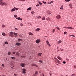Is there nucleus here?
<instances>
[{
    "label": "nucleus",
    "instance_id": "obj_1",
    "mask_svg": "<svg viewBox=\"0 0 76 76\" xmlns=\"http://www.w3.org/2000/svg\"><path fill=\"white\" fill-rule=\"evenodd\" d=\"M2 0H0V5H1V6H6V5H7L6 3L2 2Z\"/></svg>",
    "mask_w": 76,
    "mask_h": 76
},
{
    "label": "nucleus",
    "instance_id": "obj_2",
    "mask_svg": "<svg viewBox=\"0 0 76 76\" xmlns=\"http://www.w3.org/2000/svg\"><path fill=\"white\" fill-rule=\"evenodd\" d=\"M9 35L10 37H13V36H14V35H13V32L12 31H11L10 33L9 34Z\"/></svg>",
    "mask_w": 76,
    "mask_h": 76
},
{
    "label": "nucleus",
    "instance_id": "obj_3",
    "mask_svg": "<svg viewBox=\"0 0 76 76\" xmlns=\"http://www.w3.org/2000/svg\"><path fill=\"white\" fill-rule=\"evenodd\" d=\"M20 65L22 67H25V66H26V64L24 63H21L20 64Z\"/></svg>",
    "mask_w": 76,
    "mask_h": 76
},
{
    "label": "nucleus",
    "instance_id": "obj_4",
    "mask_svg": "<svg viewBox=\"0 0 76 76\" xmlns=\"http://www.w3.org/2000/svg\"><path fill=\"white\" fill-rule=\"evenodd\" d=\"M66 29H74V28H72L71 27H65Z\"/></svg>",
    "mask_w": 76,
    "mask_h": 76
},
{
    "label": "nucleus",
    "instance_id": "obj_5",
    "mask_svg": "<svg viewBox=\"0 0 76 76\" xmlns=\"http://www.w3.org/2000/svg\"><path fill=\"white\" fill-rule=\"evenodd\" d=\"M46 20L48 21V22H49L51 20V19H50V18L49 17H48L46 18Z\"/></svg>",
    "mask_w": 76,
    "mask_h": 76
},
{
    "label": "nucleus",
    "instance_id": "obj_6",
    "mask_svg": "<svg viewBox=\"0 0 76 76\" xmlns=\"http://www.w3.org/2000/svg\"><path fill=\"white\" fill-rule=\"evenodd\" d=\"M21 45V44L19 42H16L15 44V45L17 46H19V45Z\"/></svg>",
    "mask_w": 76,
    "mask_h": 76
},
{
    "label": "nucleus",
    "instance_id": "obj_7",
    "mask_svg": "<svg viewBox=\"0 0 76 76\" xmlns=\"http://www.w3.org/2000/svg\"><path fill=\"white\" fill-rule=\"evenodd\" d=\"M31 66H35L37 67H38V66L37 64H31Z\"/></svg>",
    "mask_w": 76,
    "mask_h": 76
},
{
    "label": "nucleus",
    "instance_id": "obj_8",
    "mask_svg": "<svg viewBox=\"0 0 76 76\" xmlns=\"http://www.w3.org/2000/svg\"><path fill=\"white\" fill-rule=\"evenodd\" d=\"M41 41L39 39H37L36 41V42L37 44H39V42H40Z\"/></svg>",
    "mask_w": 76,
    "mask_h": 76
},
{
    "label": "nucleus",
    "instance_id": "obj_9",
    "mask_svg": "<svg viewBox=\"0 0 76 76\" xmlns=\"http://www.w3.org/2000/svg\"><path fill=\"white\" fill-rule=\"evenodd\" d=\"M46 42L47 45L49 46V47H50L51 46V45H50V43H49V42H48V40H46Z\"/></svg>",
    "mask_w": 76,
    "mask_h": 76
},
{
    "label": "nucleus",
    "instance_id": "obj_10",
    "mask_svg": "<svg viewBox=\"0 0 76 76\" xmlns=\"http://www.w3.org/2000/svg\"><path fill=\"white\" fill-rule=\"evenodd\" d=\"M61 18V16L60 15H58L56 16V18L57 19H60Z\"/></svg>",
    "mask_w": 76,
    "mask_h": 76
},
{
    "label": "nucleus",
    "instance_id": "obj_11",
    "mask_svg": "<svg viewBox=\"0 0 76 76\" xmlns=\"http://www.w3.org/2000/svg\"><path fill=\"white\" fill-rule=\"evenodd\" d=\"M16 55L18 57L19 56H20V53H19V52L16 53Z\"/></svg>",
    "mask_w": 76,
    "mask_h": 76
},
{
    "label": "nucleus",
    "instance_id": "obj_12",
    "mask_svg": "<svg viewBox=\"0 0 76 76\" xmlns=\"http://www.w3.org/2000/svg\"><path fill=\"white\" fill-rule=\"evenodd\" d=\"M17 19H18V20H22V18H20V17H18V18H16Z\"/></svg>",
    "mask_w": 76,
    "mask_h": 76
},
{
    "label": "nucleus",
    "instance_id": "obj_13",
    "mask_svg": "<svg viewBox=\"0 0 76 76\" xmlns=\"http://www.w3.org/2000/svg\"><path fill=\"white\" fill-rule=\"evenodd\" d=\"M69 6L70 8H71V9H72V4L71 3L69 4Z\"/></svg>",
    "mask_w": 76,
    "mask_h": 76
},
{
    "label": "nucleus",
    "instance_id": "obj_14",
    "mask_svg": "<svg viewBox=\"0 0 76 76\" xmlns=\"http://www.w3.org/2000/svg\"><path fill=\"white\" fill-rule=\"evenodd\" d=\"M11 10L12 12H14V11H15V7L13 8Z\"/></svg>",
    "mask_w": 76,
    "mask_h": 76
},
{
    "label": "nucleus",
    "instance_id": "obj_15",
    "mask_svg": "<svg viewBox=\"0 0 76 76\" xmlns=\"http://www.w3.org/2000/svg\"><path fill=\"white\" fill-rule=\"evenodd\" d=\"M11 58L12 60H15L16 59V58L14 57H11Z\"/></svg>",
    "mask_w": 76,
    "mask_h": 76
},
{
    "label": "nucleus",
    "instance_id": "obj_16",
    "mask_svg": "<svg viewBox=\"0 0 76 76\" xmlns=\"http://www.w3.org/2000/svg\"><path fill=\"white\" fill-rule=\"evenodd\" d=\"M47 13H48V15H51V13L50 12V11H48V12H47Z\"/></svg>",
    "mask_w": 76,
    "mask_h": 76
},
{
    "label": "nucleus",
    "instance_id": "obj_17",
    "mask_svg": "<svg viewBox=\"0 0 76 76\" xmlns=\"http://www.w3.org/2000/svg\"><path fill=\"white\" fill-rule=\"evenodd\" d=\"M32 10V8L30 7L27 9V10Z\"/></svg>",
    "mask_w": 76,
    "mask_h": 76
},
{
    "label": "nucleus",
    "instance_id": "obj_18",
    "mask_svg": "<svg viewBox=\"0 0 76 76\" xmlns=\"http://www.w3.org/2000/svg\"><path fill=\"white\" fill-rule=\"evenodd\" d=\"M2 35H3V36H6V34H5V33H4V32H2Z\"/></svg>",
    "mask_w": 76,
    "mask_h": 76
},
{
    "label": "nucleus",
    "instance_id": "obj_19",
    "mask_svg": "<svg viewBox=\"0 0 76 76\" xmlns=\"http://www.w3.org/2000/svg\"><path fill=\"white\" fill-rule=\"evenodd\" d=\"M14 35L15 36V37H18V36H17V35H18V34H17V33H14Z\"/></svg>",
    "mask_w": 76,
    "mask_h": 76
},
{
    "label": "nucleus",
    "instance_id": "obj_20",
    "mask_svg": "<svg viewBox=\"0 0 76 76\" xmlns=\"http://www.w3.org/2000/svg\"><path fill=\"white\" fill-rule=\"evenodd\" d=\"M57 58L59 59V60H60L62 59L60 57V56H58Z\"/></svg>",
    "mask_w": 76,
    "mask_h": 76
},
{
    "label": "nucleus",
    "instance_id": "obj_21",
    "mask_svg": "<svg viewBox=\"0 0 76 76\" xmlns=\"http://www.w3.org/2000/svg\"><path fill=\"white\" fill-rule=\"evenodd\" d=\"M61 40H59L57 42V44H60V43H61Z\"/></svg>",
    "mask_w": 76,
    "mask_h": 76
},
{
    "label": "nucleus",
    "instance_id": "obj_22",
    "mask_svg": "<svg viewBox=\"0 0 76 76\" xmlns=\"http://www.w3.org/2000/svg\"><path fill=\"white\" fill-rule=\"evenodd\" d=\"M40 30V28H37L36 29V31H37V32L38 31H39Z\"/></svg>",
    "mask_w": 76,
    "mask_h": 76
},
{
    "label": "nucleus",
    "instance_id": "obj_23",
    "mask_svg": "<svg viewBox=\"0 0 76 76\" xmlns=\"http://www.w3.org/2000/svg\"><path fill=\"white\" fill-rule=\"evenodd\" d=\"M4 27H6V25L4 24H2V28H4Z\"/></svg>",
    "mask_w": 76,
    "mask_h": 76
},
{
    "label": "nucleus",
    "instance_id": "obj_24",
    "mask_svg": "<svg viewBox=\"0 0 76 76\" xmlns=\"http://www.w3.org/2000/svg\"><path fill=\"white\" fill-rule=\"evenodd\" d=\"M45 17L44 16L43 17H42V20H45Z\"/></svg>",
    "mask_w": 76,
    "mask_h": 76
},
{
    "label": "nucleus",
    "instance_id": "obj_25",
    "mask_svg": "<svg viewBox=\"0 0 76 76\" xmlns=\"http://www.w3.org/2000/svg\"><path fill=\"white\" fill-rule=\"evenodd\" d=\"M41 54H42V53H39L38 54V56H41Z\"/></svg>",
    "mask_w": 76,
    "mask_h": 76
},
{
    "label": "nucleus",
    "instance_id": "obj_26",
    "mask_svg": "<svg viewBox=\"0 0 76 76\" xmlns=\"http://www.w3.org/2000/svg\"><path fill=\"white\" fill-rule=\"evenodd\" d=\"M31 14H33V15H34V14H35V12H34V11H32L31 12Z\"/></svg>",
    "mask_w": 76,
    "mask_h": 76
},
{
    "label": "nucleus",
    "instance_id": "obj_27",
    "mask_svg": "<svg viewBox=\"0 0 76 76\" xmlns=\"http://www.w3.org/2000/svg\"><path fill=\"white\" fill-rule=\"evenodd\" d=\"M60 9H61V10L63 9V5H61V7L60 8Z\"/></svg>",
    "mask_w": 76,
    "mask_h": 76
},
{
    "label": "nucleus",
    "instance_id": "obj_28",
    "mask_svg": "<svg viewBox=\"0 0 76 76\" xmlns=\"http://www.w3.org/2000/svg\"><path fill=\"white\" fill-rule=\"evenodd\" d=\"M14 17L16 18L18 17V15H14Z\"/></svg>",
    "mask_w": 76,
    "mask_h": 76
},
{
    "label": "nucleus",
    "instance_id": "obj_29",
    "mask_svg": "<svg viewBox=\"0 0 76 76\" xmlns=\"http://www.w3.org/2000/svg\"><path fill=\"white\" fill-rule=\"evenodd\" d=\"M29 34L30 35H33V34L31 32H29Z\"/></svg>",
    "mask_w": 76,
    "mask_h": 76
},
{
    "label": "nucleus",
    "instance_id": "obj_30",
    "mask_svg": "<svg viewBox=\"0 0 76 76\" xmlns=\"http://www.w3.org/2000/svg\"><path fill=\"white\" fill-rule=\"evenodd\" d=\"M37 18L38 19H40V18H41V16H37Z\"/></svg>",
    "mask_w": 76,
    "mask_h": 76
},
{
    "label": "nucleus",
    "instance_id": "obj_31",
    "mask_svg": "<svg viewBox=\"0 0 76 76\" xmlns=\"http://www.w3.org/2000/svg\"><path fill=\"white\" fill-rule=\"evenodd\" d=\"M56 29H58V31H59L60 30V28H59V27H56Z\"/></svg>",
    "mask_w": 76,
    "mask_h": 76
},
{
    "label": "nucleus",
    "instance_id": "obj_32",
    "mask_svg": "<svg viewBox=\"0 0 76 76\" xmlns=\"http://www.w3.org/2000/svg\"><path fill=\"white\" fill-rule=\"evenodd\" d=\"M5 44H6V45L8 44V42H7V41L5 42Z\"/></svg>",
    "mask_w": 76,
    "mask_h": 76
},
{
    "label": "nucleus",
    "instance_id": "obj_33",
    "mask_svg": "<svg viewBox=\"0 0 76 76\" xmlns=\"http://www.w3.org/2000/svg\"><path fill=\"white\" fill-rule=\"evenodd\" d=\"M22 71H24V72H26V69H22Z\"/></svg>",
    "mask_w": 76,
    "mask_h": 76
},
{
    "label": "nucleus",
    "instance_id": "obj_34",
    "mask_svg": "<svg viewBox=\"0 0 76 76\" xmlns=\"http://www.w3.org/2000/svg\"><path fill=\"white\" fill-rule=\"evenodd\" d=\"M71 76H76V74H73L71 75Z\"/></svg>",
    "mask_w": 76,
    "mask_h": 76
},
{
    "label": "nucleus",
    "instance_id": "obj_35",
    "mask_svg": "<svg viewBox=\"0 0 76 76\" xmlns=\"http://www.w3.org/2000/svg\"><path fill=\"white\" fill-rule=\"evenodd\" d=\"M57 61L58 63L59 64H60V61H59V60H57Z\"/></svg>",
    "mask_w": 76,
    "mask_h": 76
},
{
    "label": "nucleus",
    "instance_id": "obj_36",
    "mask_svg": "<svg viewBox=\"0 0 76 76\" xmlns=\"http://www.w3.org/2000/svg\"><path fill=\"white\" fill-rule=\"evenodd\" d=\"M18 40L19 41H22V40L21 39H18Z\"/></svg>",
    "mask_w": 76,
    "mask_h": 76
},
{
    "label": "nucleus",
    "instance_id": "obj_37",
    "mask_svg": "<svg viewBox=\"0 0 76 76\" xmlns=\"http://www.w3.org/2000/svg\"><path fill=\"white\" fill-rule=\"evenodd\" d=\"M8 54L9 55H10V54H11V53L10 52H8Z\"/></svg>",
    "mask_w": 76,
    "mask_h": 76
},
{
    "label": "nucleus",
    "instance_id": "obj_38",
    "mask_svg": "<svg viewBox=\"0 0 76 76\" xmlns=\"http://www.w3.org/2000/svg\"><path fill=\"white\" fill-rule=\"evenodd\" d=\"M21 57L22 58H25V57H26V56H21Z\"/></svg>",
    "mask_w": 76,
    "mask_h": 76
},
{
    "label": "nucleus",
    "instance_id": "obj_39",
    "mask_svg": "<svg viewBox=\"0 0 76 76\" xmlns=\"http://www.w3.org/2000/svg\"><path fill=\"white\" fill-rule=\"evenodd\" d=\"M37 74L38 75V72H35V75H37Z\"/></svg>",
    "mask_w": 76,
    "mask_h": 76
},
{
    "label": "nucleus",
    "instance_id": "obj_40",
    "mask_svg": "<svg viewBox=\"0 0 76 76\" xmlns=\"http://www.w3.org/2000/svg\"><path fill=\"white\" fill-rule=\"evenodd\" d=\"M2 66L3 68H4V64H2Z\"/></svg>",
    "mask_w": 76,
    "mask_h": 76
},
{
    "label": "nucleus",
    "instance_id": "obj_41",
    "mask_svg": "<svg viewBox=\"0 0 76 76\" xmlns=\"http://www.w3.org/2000/svg\"><path fill=\"white\" fill-rule=\"evenodd\" d=\"M55 31H56V29H54L53 31H52V32H53V33H54V32H55Z\"/></svg>",
    "mask_w": 76,
    "mask_h": 76
},
{
    "label": "nucleus",
    "instance_id": "obj_42",
    "mask_svg": "<svg viewBox=\"0 0 76 76\" xmlns=\"http://www.w3.org/2000/svg\"><path fill=\"white\" fill-rule=\"evenodd\" d=\"M65 1L66 2H69L70 1V0H65Z\"/></svg>",
    "mask_w": 76,
    "mask_h": 76
},
{
    "label": "nucleus",
    "instance_id": "obj_43",
    "mask_svg": "<svg viewBox=\"0 0 76 76\" xmlns=\"http://www.w3.org/2000/svg\"><path fill=\"white\" fill-rule=\"evenodd\" d=\"M69 37H75V36L74 35H69Z\"/></svg>",
    "mask_w": 76,
    "mask_h": 76
},
{
    "label": "nucleus",
    "instance_id": "obj_44",
    "mask_svg": "<svg viewBox=\"0 0 76 76\" xmlns=\"http://www.w3.org/2000/svg\"><path fill=\"white\" fill-rule=\"evenodd\" d=\"M39 63H42V61L39 60Z\"/></svg>",
    "mask_w": 76,
    "mask_h": 76
},
{
    "label": "nucleus",
    "instance_id": "obj_45",
    "mask_svg": "<svg viewBox=\"0 0 76 76\" xmlns=\"http://www.w3.org/2000/svg\"><path fill=\"white\" fill-rule=\"evenodd\" d=\"M53 3V1H51L49 3V4H51V3Z\"/></svg>",
    "mask_w": 76,
    "mask_h": 76
},
{
    "label": "nucleus",
    "instance_id": "obj_46",
    "mask_svg": "<svg viewBox=\"0 0 76 76\" xmlns=\"http://www.w3.org/2000/svg\"><path fill=\"white\" fill-rule=\"evenodd\" d=\"M73 67H74V68H75V69H76V65H74L73 66Z\"/></svg>",
    "mask_w": 76,
    "mask_h": 76
},
{
    "label": "nucleus",
    "instance_id": "obj_47",
    "mask_svg": "<svg viewBox=\"0 0 76 76\" xmlns=\"http://www.w3.org/2000/svg\"><path fill=\"white\" fill-rule=\"evenodd\" d=\"M16 51H15V52H13V51L12 52V53H13V54H15V53H16Z\"/></svg>",
    "mask_w": 76,
    "mask_h": 76
},
{
    "label": "nucleus",
    "instance_id": "obj_48",
    "mask_svg": "<svg viewBox=\"0 0 76 76\" xmlns=\"http://www.w3.org/2000/svg\"><path fill=\"white\" fill-rule=\"evenodd\" d=\"M15 9V10H18V9L17 8H16L15 7H14Z\"/></svg>",
    "mask_w": 76,
    "mask_h": 76
},
{
    "label": "nucleus",
    "instance_id": "obj_49",
    "mask_svg": "<svg viewBox=\"0 0 76 76\" xmlns=\"http://www.w3.org/2000/svg\"><path fill=\"white\" fill-rule=\"evenodd\" d=\"M20 26H23V25L22 23H21L20 24Z\"/></svg>",
    "mask_w": 76,
    "mask_h": 76
},
{
    "label": "nucleus",
    "instance_id": "obj_50",
    "mask_svg": "<svg viewBox=\"0 0 76 76\" xmlns=\"http://www.w3.org/2000/svg\"><path fill=\"white\" fill-rule=\"evenodd\" d=\"M22 73H24V74H25V73H26V72H25V71H23L22 72Z\"/></svg>",
    "mask_w": 76,
    "mask_h": 76
},
{
    "label": "nucleus",
    "instance_id": "obj_51",
    "mask_svg": "<svg viewBox=\"0 0 76 76\" xmlns=\"http://www.w3.org/2000/svg\"><path fill=\"white\" fill-rule=\"evenodd\" d=\"M63 63L64 64H66V62L65 61H64L63 62Z\"/></svg>",
    "mask_w": 76,
    "mask_h": 76
},
{
    "label": "nucleus",
    "instance_id": "obj_52",
    "mask_svg": "<svg viewBox=\"0 0 76 76\" xmlns=\"http://www.w3.org/2000/svg\"><path fill=\"white\" fill-rule=\"evenodd\" d=\"M14 75L15 76H17V74H14Z\"/></svg>",
    "mask_w": 76,
    "mask_h": 76
},
{
    "label": "nucleus",
    "instance_id": "obj_53",
    "mask_svg": "<svg viewBox=\"0 0 76 76\" xmlns=\"http://www.w3.org/2000/svg\"><path fill=\"white\" fill-rule=\"evenodd\" d=\"M36 6L37 7H38V6H39V4H37L36 5Z\"/></svg>",
    "mask_w": 76,
    "mask_h": 76
},
{
    "label": "nucleus",
    "instance_id": "obj_54",
    "mask_svg": "<svg viewBox=\"0 0 76 76\" xmlns=\"http://www.w3.org/2000/svg\"><path fill=\"white\" fill-rule=\"evenodd\" d=\"M60 50L61 51H63V49H61H61H60Z\"/></svg>",
    "mask_w": 76,
    "mask_h": 76
},
{
    "label": "nucleus",
    "instance_id": "obj_55",
    "mask_svg": "<svg viewBox=\"0 0 76 76\" xmlns=\"http://www.w3.org/2000/svg\"><path fill=\"white\" fill-rule=\"evenodd\" d=\"M66 60L67 61H69V59H66Z\"/></svg>",
    "mask_w": 76,
    "mask_h": 76
},
{
    "label": "nucleus",
    "instance_id": "obj_56",
    "mask_svg": "<svg viewBox=\"0 0 76 76\" xmlns=\"http://www.w3.org/2000/svg\"><path fill=\"white\" fill-rule=\"evenodd\" d=\"M3 44L4 46V45H5L6 44H5V42H4V43H3Z\"/></svg>",
    "mask_w": 76,
    "mask_h": 76
},
{
    "label": "nucleus",
    "instance_id": "obj_57",
    "mask_svg": "<svg viewBox=\"0 0 76 76\" xmlns=\"http://www.w3.org/2000/svg\"><path fill=\"white\" fill-rule=\"evenodd\" d=\"M39 3L40 4V5H41L42 4V3H41L40 2H39Z\"/></svg>",
    "mask_w": 76,
    "mask_h": 76
},
{
    "label": "nucleus",
    "instance_id": "obj_58",
    "mask_svg": "<svg viewBox=\"0 0 76 76\" xmlns=\"http://www.w3.org/2000/svg\"><path fill=\"white\" fill-rule=\"evenodd\" d=\"M66 33H67V32H64V35H66Z\"/></svg>",
    "mask_w": 76,
    "mask_h": 76
},
{
    "label": "nucleus",
    "instance_id": "obj_59",
    "mask_svg": "<svg viewBox=\"0 0 76 76\" xmlns=\"http://www.w3.org/2000/svg\"><path fill=\"white\" fill-rule=\"evenodd\" d=\"M43 3H44V4H46V2H45V1H43Z\"/></svg>",
    "mask_w": 76,
    "mask_h": 76
},
{
    "label": "nucleus",
    "instance_id": "obj_60",
    "mask_svg": "<svg viewBox=\"0 0 76 76\" xmlns=\"http://www.w3.org/2000/svg\"><path fill=\"white\" fill-rule=\"evenodd\" d=\"M49 74L50 76H52V74L51 73V72L49 73Z\"/></svg>",
    "mask_w": 76,
    "mask_h": 76
},
{
    "label": "nucleus",
    "instance_id": "obj_61",
    "mask_svg": "<svg viewBox=\"0 0 76 76\" xmlns=\"http://www.w3.org/2000/svg\"><path fill=\"white\" fill-rule=\"evenodd\" d=\"M55 60H58V59H57V58H55Z\"/></svg>",
    "mask_w": 76,
    "mask_h": 76
},
{
    "label": "nucleus",
    "instance_id": "obj_62",
    "mask_svg": "<svg viewBox=\"0 0 76 76\" xmlns=\"http://www.w3.org/2000/svg\"><path fill=\"white\" fill-rule=\"evenodd\" d=\"M38 46L39 48H40V47H41V46H40V45H38Z\"/></svg>",
    "mask_w": 76,
    "mask_h": 76
},
{
    "label": "nucleus",
    "instance_id": "obj_63",
    "mask_svg": "<svg viewBox=\"0 0 76 76\" xmlns=\"http://www.w3.org/2000/svg\"><path fill=\"white\" fill-rule=\"evenodd\" d=\"M26 0H21V1H24Z\"/></svg>",
    "mask_w": 76,
    "mask_h": 76
},
{
    "label": "nucleus",
    "instance_id": "obj_64",
    "mask_svg": "<svg viewBox=\"0 0 76 76\" xmlns=\"http://www.w3.org/2000/svg\"><path fill=\"white\" fill-rule=\"evenodd\" d=\"M15 30H18V29L17 28H15Z\"/></svg>",
    "mask_w": 76,
    "mask_h": 76
}]
</instances>
